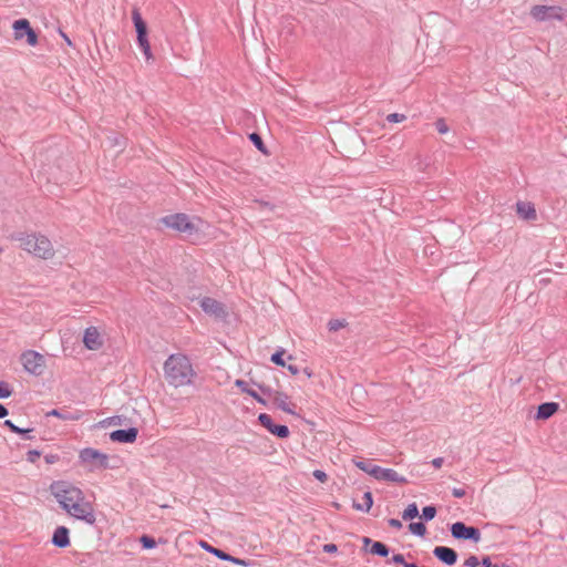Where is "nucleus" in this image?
<instances>
[{"label": "nucleus", "instance_id": "14", "mask_svg": "<svg viewBox=\"0 0 567 567\" xmlns=\"http://www.w3.org/2000/svg\"><path fill=\"white\" fill-rule=\"evenodd\" d=\"M433 556L446 566L455 565L458 557L456 550L447 546H436Z\"/></svg>", "mask_w": 567, "mask_h": 567}, {"label": "nucleus", "instance_id": "40", "mask_svg": "<svg viewBox=\"0 0 567 567\" xmlns=\"http://www.w3.org/2000/svg\"><path fill=\"white\" fill-rule=\"evenodd\" d=\"M41 456V452L38 450H30L27 453V461L30 463H34Z\"/></svg>", "mask_w": 567, "mask_h": 567}, {"label": "nucleus", "instance_id": "12", "mask_svg": "<svg viewBox=\"0 0 567 567\" xmlns=\"http://www.w3.org/2000/svg\"><path fill=\"white\" fill-rule=\"evenodd\" d=\"M371 471L373 472V477L378 481L398 484H405L408 482V480L404 476L400 475L393 468H384L377 465L375 468H372Z\"/></svg>", "mask_w": 567, "mask_h": 567}, {"label": "nucleus", "instance_id": "23", "mask_svg": "<svg viewBox=\"0 0 567 567\" xmlns=\"http://www.w3.org/2000/svg\"><path fill=\"white\" fill-rule=\"evenodd\" d=\"M12 238L21 241V247L25 251L33 254V248H34V245L37 244V235L35 234H30V235L18 234V235H14Z\"/></svg>", "mask_w": 567, "mask_h": 567}, {"label": "nucleus", "instance_id": "33", "mask_svg": "<svg viewBox=\"0 0 567 567\" xmlns=\"http://www.w3.org/2000/svg\"><path fill=\"white\" fill-rule=\"evenodd\" d=\"M284 353H285L284 349H280V350L276 351L275 353H272L271 358H270L271 362L279 367H286V362L284 360Z\"/></svg>", "mask_w": 567, "mask_h": 567}, {"label": "nucleus", "instance_id": "3", "mask_svg": "<svg viewBox=\"0 0 567 567\" xmlns=\"http://www.w3.org/2000/svg\"><path fill=\"white\" fill-rule=\"evenodd\" d=\"M132 20L137 35V45L142 50L146 61H150L153 59V54L147 38V25L143 20L138 9H134L132 11Z\"/></svg>", "mask_w": 567, "mask_h": 567}, {"label": "nucleus", "instance_id": "55", "mask_svg": "<svg viewBox=\"0 0 567 567\" xmlns=\"http://www.w3.org/2000/svg\"><path fill=\"white\" fill-rule=\"evenodd\" d=\"M492 567H501V566L497 564H492Z\"/></svg>", "mask_w": 567, "mask_h": 567}, {"label": "nucleus", "instance_id": "2", "mask_svg": "<svg viewBox=\"0 0 567 567\" xmlns=\"http://www.w3.org/2000/svg\"><path fill=\"white\" fill-rule=\"evenodd\" d=\"M164 373L171 385H187L195 375L189 359L184 354H171L164 363Z\"/></svg>", "mask_w": 567, "mask_h": 567}, {"label": "nucleus", "instance_id": "22", "mask_svg": "<svg viewBox=\"0 0 567 567\" xmlns=\"http://www.w3.org/2000/svg\"><path fill=\"white\" fill-rule=\"evenodd\" d=\"M364 545L371 544L369 551L372 555L386 557L390 554V548L382 542H373L369 537H363Z\"/></svg>", "mask_w": 567, "mask_h": 567}, {"label": "nucleus", "instance_id": "20", "mask_svg": "<svg viewBox=\"0 0 567 567\" xmlns=\"http://www.w3.org/2000/svg\"><path fill=\"white\" fill-rule=\"evenodd\" d=\"M559 409V404L556 402H544L538 405L535 417L537 420H547L553 416Z\"/></svg>", "mask_w": 567, "mask_h": 567}, {"label": "nucleus", "instance_id": "49", "mask_svg": "<svg viewBox=\"0 0 567 567\" xmlns=\"http://www.w3.org/2000/svg\"><path fill=\"white\" fill-rule=\"evenodd\" d=\"M444 463V458L443 457H435L432 460V465L435 467V468H440Z\"/></svg>", "mask_w": 567, "mask_h": 567}, {"label": "nucleus", "instance_id": "17", "mask_svg": "<svg viewBox=\"0 0 567 567\" xmlns=\"http://www.w3.org/2000/svg\"><path fill=\"white\" fill-rule=\"evenodd\" d=\"M83 343L89 350H99L103 346L97 328L89 327L85 329L83 334Z\"/></svg>", "mask_w": 567, "mask_h": 567}, {"label": "nucleus", "instance_id": "56", "mask_svg": "<svg viewBox=\"0 0 567 567\" xmlns=\"http://www.w3.org/2000/svg\"><path fill=\"white\" fill-rule=\"evenodd\" d=\"M2 252V248L0 247V254Z\"/></svg>", "mask_w": 567, "mask_h": 567}, {"label": "nucleus", "instance_id": "53", "mask_svg": "<svg viewBox=\"0 0 567 567\" xmlns=\"http://www.w3.org/2000/svg\"><path fill=\"white\" fill-rule=\"evenodd\" d=\"M60 33H61V37L63 38V40L65 41V43L71 47L72 41L70 40V38L62 31H60Z\"/></svg>", "mask_w": 567, "mask_h": 567}, {"label": "nucleus", "instance_id": "1", "mask_svg": "<svg viewBox=\"0 0 567 567\" xmlns=\"http://www.w3.org/2000/svg\"><path fill=\"white\" fill-rule=\"evenodd\" d=\"M50 492L68 515L90 526L95 525L93 505L86 501L81 488L65 481H56L50 485Z\"/></svg>", "mask_w": 567, "mask_h": 567}, {"label": "nucleus", "instance_id": "16", "mask_svg": "<svg viewBox=\"0 0 567 567\" xmlns=\"http://www.w3.org/2000/svg\"><path fill=\"white\" fill-rule=\"evenodd\" d=\"M33 255L43 259L53 256V247L51 241L42 235H37V244L33 248Z\"/></svg>", "mask_w": 567, "mask_h": 567}, {"label": "nucleus", "instance_id": "48", "mask_svg": "<svg viewBox=\"0 0 567 567\" xmlns=\"http://www.w3.org/2000/svg\"><path fill=\"white\" fill-rule=\"evenodd\" d=\"M3 425H4L6 427H8V429H9L11 432H13V433H14V431H17V427H18V425H16L11 420H6V421L3 422Z\"/></svg>", "mask_w": 567, "mask_h": 567}, {"label": "nucleus", "instance_id": "42", "mask_svg": "<svg viewBox=\"0 0 567 567\" xmlns=\"http://www.w3.org/2000/svg\"><path fill=\"white\" fill-rule=\"evenodd\" d=\"M313 477L321 483H324L328 480V475L323 471H320V470L313 471Z\"/></svg>", "mask_w": 567, "mask_h": 567}, {"label": "nucleus", "instance_id": "7", "mask_svg": "<svg viewBox=\"0 0 567 567\" xmlns=\"http://www.w3.org/2000/svg\"><path fill=\"white\" fill-rule=\"evenodd\" d=\"M82 463L91 464V471L105 470L109 467V456L95 449L86 447L79 455Z\"/></svg>", "mask_w": 567, "mask_h": 567}, {"label": "nucleus", "instance_id": "5", "mask_svg": "<svg viewBox=\"0 0 567 567\" xmlns=\"http://www.w3.org/2000/svg\"><path fill=\"white\" fill-rule=\"evenodd\" d=\"M565 11L558 6H542L537 4L530 9V16L536 21H548V20H563Z\"/></svg>", "mask_w": 567, "mask_h": 567}, {"label": "nucleus", "instance_id": "35", "mask_svg": "<svg viewBox=\"0 0 567 567\" xmlns=\"http://www.w3.org/2000/svg\"><path fill=\"white\" fill-rule=\"evenodd\" d=\"M226 561H230L233 564H236V565H240V566H244V567H251L255 565V561L254 560H249V559H241V558H237V557H234L231 555L228 554V559H226Z\"/></svg>", "mask_w": 567, "mask_h": 567}, {"label": "nucleus", "instance_id": "45", "mask_svg": "<svg viewBox=\"0 0 567 567\" xmlns=\"http://www.w3.org/2000/svg\"><path fill=\"white\" fill-rule=\"evenodd\" d=\"M388 524L395 529H401L403 526L401 520H399L398 518L388 519Z\"/></svg>", "mask_w": 567, "mask_h": 567}, {"label": "nucleus", "instance_id": "31", "mask_svg": "<svg viewBox=\"0 0 567 567\" xmlns=\"http://www.w3.org/2000/svg\"><path fill=\"white\" fill-rule=\"evenodd\" d=\"M436 515V507L433 505H429L423 507L422 509V518L426 522L432 520Z\"/></svg>", "mask_w": 567, "mask_h": 567}, {"label": "nucleus", "instance_id": "11", "mask_svg": "<svg viewBox=\"0 0 567 567\" xmlns=\"http://www.w3.org/2000/svg\"><path fill=\"white\" fill-rule=\"evenodd\" d=\"M258 422L267 429L272 435L279 439H286L289 436L290 431L287 425L275 424L271 416L267 413H260L258 415Z\"/></svg>", "mask_w": 567, "mask_h": 567}, {"label": "nucleus", "instance_id": "9", "mask_svg": "<svg viewBox=\"0 0 567 567\" xmlns=\"http://www.w3.org/2000/svg\"><path fill=\"white\" fill-rule=\"evenodd\" d=\"M451 535L455 539L471 540L478 543L481 540V532L477 527L467 526L463 522H456L451 525Z\"/></svg>", "mask_w": 567, "mask_h": 567}, {"label": "nucleus", "instance_id": "19", "mask_svg": "<svg viewBox=\"0 0 567 567\" xmlns=\"http://www.w3.org/2000/svg\"><path fill=\"white\" fill-rule=\"evenodd\" d=\"M51 543L58 548H65L70 545V530L65 526L55 528Z\"/></svg>", "mask_w": 567, "mask_h": 567}, {"label": "nucleus", "instance_id": "27", "mask_svg": "<svg viewBox=\"0 0 567 567\" xmlns=\"http://www.w3.org/2000/svg\"><path fill=\"white\" fill-rule=\"evenodd\" d=\"M249 140L258 151H260L262 154H268L267 147L258 133L254 132L249 134Z\"/></svg>", "mask_w": 567, "mask_h": 567}, {"label": "nucleus", "instance_id": "28", "mask_svg": "<svg viewBox=\"0 0 567 567\" xmlns=\"http://www.w3.org/2000/svg\"><path fill=\"white\" fill-rule=\"evenodd\" d=\"M419 516V508L416 503H411L408 505V507L402 513V518L404 520L414 519Z\"/></svg>", "mask_w": 567, "mask_h": 567}, {"label": "nucleus", "instance_id": "36", "mask_svg": "<svg viewBox=\"0 0 567 567\" xmlns=\"http://www.w3.org/2000/svg\"><path fill=\"white\" fill-rule=\"evenodd\" d=\"M355 466L358 468H360L361 471L370 474L371 476H373V472L371 471L372 468H375L377 465L370 463V462H367V461H358L355 462Z\"/></svg>", "mask_w": 567, "mask_h": 567}, {"label": "nucleus", "instance_id": "18", "mask_svg": "<svg viewBox=\"0 0 567 567\" xmlns=\"http://www.w3.org/2000/svg\"><path fill=\"white\" fill-rule=\"evenodd\" d=\"M45 416H55L62 421H79L83 416L80 410H70L68 408L53 409L47 412Z\"/></svg>", "mask_w": 567, "mask_h": 567}, {"label": "nucleus", "instance_id": "25", "mask_svg": "<svg viewBox=\"0 0 567 567\" xmlns=\"http://www.w3.org/2000/svg\"><path fill=\"white\" fill-rule=\"evenodd\" d=\"M373 505V497L371 492H365L363 494V503L353 502L352 507L355 511L368 513Z\"/></svg>", "mask_w": 567, "mask_h": 567}, {"label": "nucleus", "instance_id": "34", "mask_svg": "<svg viewBox=\"0 0 567 567\" xmlns=\"http://www.w3.org/2000/svg\"><path fill=\"white\" fill-rule=\"evenodd\" d=\"M12 392H13V390L8 382L0 381V399L1 400L8 399L9 396H11Z\"/></svg>", "mask_w": 567, "mask_h": 567}, {"label": "nucleus", "instance_id": "43", "mask_svg": "<svg viewBox=\"0 0 567 567\" xmlns=\"http://www.w3.org/2000/svg\"><path fill=\"white\" fill-rule=\"evenodd\" d=\"M322 550L327 554H334L338 551V546L336 544L329 543L324 544Z\"/></svg>", "mask_w": 567, "mask_h": 567}, {"label": "nucleus", "instance_id": "39", "mask_svg": "<svg viewBox=\"0 0 567 567\" xmlns=\"http://www.w3.org/2000/svg\"><path fill=\"white\" fill-rule=\"evenodd\" d=\"M406 116L400 113H392L386 116V121L390 123H400L403 122Z\"/></svg>", "mask_w": 567, "mask_h": 567}, {"label": "nucleus", "instance_id": "41", "mask_svg": "<svg viewBox=\"0 0 567 567\" xmlns=\"http://www.w3.org/2000/svg\"><path fill=\"white\" fill-rule=\"evenodd\" d=\"M480 565V560L476 556L471 555L466 560L464 561L465 567H477Z\"/></svg>", "mask_w": 567, "mask_h": 567}, {"label": "nucleus", "instance_id": "37", "mask_svg": "<svg viewBox=\"0 0 567 567\" xmlns=\"http://www.w3.org/2000/svg\"><path fill=\"white\" fill-rule=\"evenodd\" d=\"M434 125L440 134H446L450 131V127L444 118H437Z\"/></svg>", "mask_w": 567, "mask_h": 567}, {"label": "nucleus", "instance_id": "51", "mask_svg": "<svg viewBox=\"0 0 567 567\" xmlns=\"http://www.w3.org/2000/svg\"><path fill=\"white\" fill-rule=\"evenodd\" d=\"M287 369L288 371L292 374V375H296L299 373V368L297 365H293V364H289L287 365Z\"/></svg>", "mask_w": 567, "mask_h": 567}, {"label": "nucleus", "instance_id": "47", "mask_svg": "<svg viewBox=\"0 0 567 567\" xmlns=\"http://www.w3.org/2000/svg\"><path fill=\"white\" fill-rule=\"evenodd\" d=\"M452 495L455 498H462L463 496H465V489L454 487V488H452Z\"/></svg>", "mask_w": 567, "mask_h": 567}, {"label": "nucleus", "instance_id": "13", "mask_svg": "<svg viewBox=\"0 0 567 567\" xmlns=\"http://www.w3.org/2000/svg\"><path fill=\"white\" fill-rule=\"evenodd\" d=\"M199 305L207 315L216 318H224L226 316L224 305L214 298L204 297L200 299Z\"/></svg>", "mask_w": 567, "mask_h": 567}, {"label": "nucleus", "instance_id": "46", "mask_svg": "<svg viewBox=\"0 0 567 567\" xmlns=\"http://www.w3.org/2000/svg\"><path fill=\"white\" fill-rule=\"evenodd\" d=\"M44 460L48 464H54L60 460V457L56 454H47Z\"/></svg>", "mask_w": 567, "mask_h": 567}, {"label": "nucleus", "instance_id": "30", "mask_svg": "<svg viewBox=\"0 0 567 567\" xmlns=\"http://www.w3.org/2000/svg\"><path fill=\"white\" fill-rule=\"evenodd\" d=\"M346 326L347 321L344 319H332L328 322V329L331 332H336Z\"/></svg>", "mask_w": 567, "mask_h": 567}, {"label": "nucleus", "instance_id": "4", "mask_svg": "<svg viewBox=\"0 0 567 567\" xmlns=\"http://www.w3.org/2000/svg\"><path fill=\"white\" fill-rule=\"evenodd\" d=\"M161 223L178 233L193 234L196 231V226L189 220V217L183 213L164 216L161 218Z\"/></svg>", "mask_w": 567, "mask_h": 567}, {"label": "nucleus", "instance_id": "24", "mask_svg": "<svg viewBox=\"0 0 567 567\" xmlns=\"http://www.w3.org/2000/svg\"><path fill=\"white\" fill-rule=\"evenodd\" d=\"M235 385L240 389L241 392L247 393L249 396L254 398L259 404L266 405L267 401L259 395L255 390L250 389L248 383L245 380L238 379L235 381Z\"/></svg>", "mask_w": 567, "mask_h": 567}, {"label": "nucleus", "instance_id": "26", "mask_svg": "<svg viewBox=\"0 0 567 567\" xmlns=\"http://www.w3.org/2000/svg\"><path fill=\"white\" fill-rule=\"evenodd\" d=\"M200 547L206 550L207 553H210L213 554L214 556H216L217 558H219L220 560H225L228 559V553L219 549V548H216L212 545H209L207 542H204L202 540L200 543Z\"/></svg>", "mask_w": 567, "mask_h": 567}, {"label": "nucleus", "instance_id": "32", "mask_svg": "<svg viewBox=\"0 0 567 567\" xmlns=\"http://www.w3.org/2000/svg\"><path fill=\"white\" fill-rule=\"evenodd\" d=\"M140 543L144 549H153L156 547V540L148 535L141 536Z\"/></svg>", "mask_w": 567, "mask_h": 567}, {"label": "nucleus", "instance_id": "29", "mask_svg": "<svg viewBox=\"0 0 567 567\" xmlns=\"http://www.w3.org/2000/svg\"><path fill=\"white\" fill-rule=\"evenodd\" d=\"M410 532L419 537H423L426 533V527L422 522H413L409 525Z\"/></svg>", "mask_w": 567, "mask_h": 567}, {"label": "nucleus", "instance_id": "38", "mask_svg": "<svg viewBox=\"0 0 567 567\" xmlns=\"http://www.w3.org/2000/svg\"><path fill=\"white\" fill-rule=\"evenodd\" d=\"M33 429H23L18 426L17 431H14L16 434L22 435L24 440H33L34 436L32 435Z\"/></svg>", "mask_w": 567, "mask_h": 567}, {"label": "nucleus", "instance_id": "54", "mask_svg": "<svg viewBox=\"0 0 567 567\" xmlns=\"http://www.w3.org/2000/svg\"><path fill=\"white\" fill-rule=\"evenodd\" d=\"M403 567H419V566L415 563H408V561H405Z\"/></svg>", "mask_w": 567, "mask_h": 567}, {"label": "nucleus", "instance_id": "8", "mask_svg": "<svg viewBox=\"0 0 567 567\" xmlns=\"http://www.w3.org/2000/svg\"><path fill=\"white\" fill-rule=\"evenodd\" d=\"M259 389L262 392V394L268 395L272 399V402L277 409H279L288 414H291V415L297 414L295 411L296 405L289 401L288 394H286L285 392H280V391H274L269 386H265V385H259Z\"/></svg>", "mask_w": 567, "mask_h": 567}, {"label": "nucleus", "instance_id": "50", "mask_svg": "<svg viewBox=\"0 0 567 567\" xmlns=\"http://www.w3.org/2000/svg\"><path fill=\"white\" fill-rule=\"evenodd\" d=\"M480 565L482 567H492V560H491L489 556L483 557L482 560L480 561Z\"/></svg>", "mask_w": 567, "mask_h": 567}, {"label": "nucleus", "instance_id": "15", "mask_svg": "<svg viewBox=\"0 0 567 567\" xmlns=\"http://www.w3.org/2000/svg\"><path fill=\"white\" fill-rule=\"evenodd\" d=\"M137 435H138V430L136 427L132 426L128 429H120V430L112 431L110 433V439L113 442H118V443H133L136 441Z\"/></svg>", "mask_w": 567, "mask_h": 567}, {"label": "nucleus", "instance_id": "10", "mask_svg": "<svg viewBox=\"0 0 567 567\" xmlns=\"http://www.w3.org/2000/svg\"><path fill=\"white\" fill-rule=\"evenodd\" d=\"M13 34L16 40H22L24 37L27 38V43L31 47L37 45L38 35L35 31L31 28L29 20L19 19L13 22L12 25Z\"/></svg>", "mask_w": 567, "mask_h": 567}, {"label": "nucleus", "instance_id": "44", "mask_svg": "<svg viewBox=\"0 0 567 567\" xmlns=\"http://www.w3.org/2000/svg\"><path fill=\"white\" fill-rule=\"evenodd\" d=\"M392 563L394 564H399V565H404L405 564V558L402 554H394L392 557H391V560Z\"/></svg>", "mask_w": 567, "mask_h": 567}, {"label": "nucleus", "instance_id": "6", "mask_svg": "<svg viewBox=\"0 0 567 567\" xmlns=\"http://www.w3.org/2000/svg\"><path fill=\"white\" fill-rule=\"evenodd\" d=\"M21 362L24 370L33 375H41L44 369V357L37 351L27 350L21 354Z\"/></svg>", "mask_w": 567, "mask_h": 567}, {"label": "nucleus", "instance_id": "21", "mask_svg": "<svg viewBox=\"0 0 567 567\" xmlns=\"http://www.w3.org/2000/svg\"><path fill=\"white\" fill-rule=\"evenodd\" d=\"M516 210L518 216L525 220H535L537 217L536 209L529 202H518L516 204Z\"/></svg>", "mask_w": 567, "mask_h": 567}, {"label": "nucleus", "instance_id": "52", "mask_svg": "<svg viewBox=\"0 0 567 567\" xmlns=\"http://www.w3.org/2000/svg\"><path fill=\"white\" fill-rule=\"evenodd\" d=\"M8 414H9L8 409L3 404L0 403V419L6 417Z\"/></svg>", "mask_w": 567, "mask_h": 567}]
</instances>
